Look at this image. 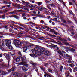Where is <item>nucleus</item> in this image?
<instances>
[{"instance_id": "nucleus-48", "label": "nucleus", "mask_w": 77, "mask_h": 77, "mask_svg": "<svg viewBox=\"0 0 77 77\" xmlns=\"http://www.w3.org/2000/svg\"><path fill=\"white\" fill-rule=\"evenodd\" d=\"M41 28H42V29H44V30H46V29H45V28L44 27V26H41Z\"/></svg>"}, {"instance_id": "nucleus-40", "label": "nucleus", "mask_w": 77, "mask_h": 77, "mask_svg": "<svg viewBox=\"0 0 77 77\" xmlns=\"http://www.w3.org/2000/svg\"><path fill=\"white\" fill-rule=\"evenodd\" d=\"M0 49H1L2 50H5V49H4V48H3V47H2V46H0Z\"/></svg>"}, {"instance_id": "nucleus-12", "label": "nucleus", "mask_w": 77, "mask_h": 77, "mask_svg": "<svg viewBox=\"0 0 77 77\" xmlns=\"http://www.w3.org/2000/svg\"><path fill=\"white\" fill-rule=\"evenodd\" d=\"M27 69H29V68L27 67H26V68L25 67H23L22 68V70L24 71H27Z\"/></svg>"}, {"instance_id": "nucleus-16", "label": "nucleus", "mask_w": 77, "mask_h": 77, "mask_svg": "<svg viewBox=\"0 0 77 77\" xmlns=\"http://www.w3.org/2000/svg\"><path fill=\"white\" fill-rule=\"evenodd\" d=\"M47 35H48V36H50V37H55V38H56V36L51 34H49L47 33Z\"/></svg>"}, {"instance_id": "nucleus-45", "label": "nucleus", "mask_w": 77, "mask_h": 77, "mask_svg": "<svg viewBox=\"0 0 77 77\" xmlns=\"http://www.w3.org/2000/svg\"><path fill=\"white\" fill-rule=\"evenodd\" d=\"M47 65H48V64L47 63H45L44 64V66H47Z\"/></svg>"}, {"instance_id": "nucleus-13", "label": "nucleus", "mask_w": 77, "mask_h": 77, "mask_svg": "<svg viewBox=\"0 0 77 77\" xmlns=\"http://www.w3.org/2000/svg\"><path fill=\"white\" fill-rule=\"evenodd\" d=\"M29 24L30 25H33V26H35V27H36V26H38V25H36V24H35V23L32 22H29Z\"/></svg>"}, {"instance_id": "nucleus-10", "label": "nucleus", "mask_w": 77, "mask_h": 77, "mask_svg": "<svg viewBox=\"0 0 77 77\" xmlns=\"http://www.w3.org/2000/svg\"><path fill=\"white\" fill-rule=\"evenodd\" d=\"M57 51L58 53L60 55H61V56H63V54L62 51H61L60 50H59L58 51Z\"/></svg>"}, {"instance_id": "nucleus-63", "label": "nucleus", "mask_w": 77, "mask_h": 77, "mask_svg": "<svg viewBox=\"0 0 77 77\" xmlns=\"http://www.w3.org/2000/svg\"><path fill=\"white\" fill-rule=\"evenodd\" d=\"M26 7H28V6H29V4L26 3Z\"/></svg>"}, {"instance_id": "nucleus-19", "label": "nucleus", "mask_w": 77, "mask_h": 77, "mask_svg": "<svg viewBox=\"0 0 77 77\" xmlns=\"http://www.w3.org/2000/svg\"><path fill=\"white\" fill-rule=\"evenodd\" d=\"M8 47V48L10 50H12L13 49V47L11 45H9L8 46H7Z\"/></svg>"}, {"instance_id": "nucleus-7", "label": "nucleus", "mask_w": 77, "mask_h": 77, "mask_svg": "<svg viewBox=\"0 0 77 77\" xmlns=\"http://www.w3.org/2000/svg\"><path fill=\"white\" fill-rule=\"evenodd\" d=\"M21 42H16L14 43L16 47H20V46H21Z\"/></svg>"}, {"instance_id": "nucleus-64", "label": "nucleus", "mask_w": 77, "mask_h": 77, "mask_svg": "<svg viewBox=\"0 0 77 77\" xmlns=\"http://www.w3.org/2000/svg\"><path fill=\"white\" fill-rule=\"evenodd\" d=\"M52 25H53L54 26L55 24V23H54V22H52Z\"/></svg>"}, {"instance_id": "nucleus-39", "label": "nucleus", "mask_w": 77, "mask_h": 77, "mask_svg": "<svg viewBox=\"0 0 77 77\" xmlns=\"http://www.w3.org/2000/svg\"><path fill=\"white\" fill-rule=\"evenodd\" d=\"M26 15L25 13H23L22 15V16L23 17H25Z\"/></svg>"}, {"instance_id": "nucleus-26", "label": "nucleus", "mask_w": 77, "mask_h": 77, "mask_svg": "<svg viewBox=\"0 0 77 77\" xmlns=\"http://www.w3.org/2000/svg\"><path fill=\"white\" fill-rule=\"evenodd\" d=\"M40 69H41L42 71H45V67H44L43 66H41L40 67Z\"/></svg>"}, {"instance_id": "nucleus-33", "label": "nucleus", "mask_w": 77, "mask_h": 77, "mask_svg": "<svg viewBox=\"0 0 77 77\" xmlns=\"http://www.w3.org/2000/svg\"><path fill=\"white\" fill-rule=\"evenodd\" d=\"M42 10H44V11H46V10H47L46 8H45V7H42Z\"/></svg>"}, {"instance_id": "nucleus-18", "label": "nucleus", "mask_w": 77, "mask_h": 77, "mask_svg": "<svg viewBox=\"0 0 77 77\" xmlns=\"http://www.w3.org/2000/svg\"><path fill=\"white\" fill-rule=\"evenodd\" d=\"M15 27H16L17 29H22V30H23V29L21 27H20L16 25L14 26Z\"/></svg>"}, {"instance_id": "nucleus-15", "label": "nucleus", "mask_w": 77, "mask_h": 77, "mask_svg": "<svg viewBox=\"0 0 77 77\" xmlns=\"http://www.w3.org/2000/svg\"><path fill=\"white\" fill-rule=\"evenodd\" d=\"M27 50V46H25L23 47V52H26Z\"/></svg>"}, {"instance_id": "nucleus-52", "label": "nucleus", "mask_w": 77, "mask_h": 77, "mask_svg": "<svg viewBox=\"0 0 77 77\" xmlns=\"http://www.w3.org/2000/svg\"><path fill=\"white\" fill-rule=\"evenodd\" d=\"M68 63H72V61L71 60H68Z\"/></svg>"}, {"instance_id": "nucleus-47", "label": "nucleus", "mask_w": 77, "mask_h": 77, "mask_svg": "<svg viewBox=\"0 0 77 77\" xmlns=\"http://www.w3.org/2000/svg\"><path fill=\"white\" fill-rule=\"evenodd\" d=\"M51 14H52L53 15H54L55 14V13H54V12L53 11H52L51 12Z\"/></svg>"}, {"instance_id": "nucleus-62", "label": "nucleus", "mask_w": 77, "mask_h": 77, "mask_svg": "<svg viewBox=\"0 0 77 77\" xmlns=\"http://www.w3.org/2000/svg\"><path fill=\"white\" fill-rule=\"evenodd\" d=\"M2 19H5V16H2Z\"/></svg>"}, {"instance_id": "nucleus-54", "label": "nucleus", "mask_w": 77, "mask_h": 77, "mask_svg": "<svg viewBox=\"0 0 77 77\" xmlns=\"http://www.w3.org/2000/svg\"><path fill=\"white\" fill-rule=\"evenodd\" d=\"M41 21L42 24H44V23H45V22H44V21L42 20H41Z\"/></svg>"}, {"instance_id": "nucleus-32", "label": "nucleus", "mask_w": 77, "mask_h": 77, "mask_svg": "<svg viewBox=\"0 0 77 77\" xmlns=\"http://www.w3.org/2000/svg\"><path fill=\"white\" fill-rule=\"evenodd\" d=\"M45 2L47 3H48V4L49 3H51V2L48 0H45Z\"/></svg>"}, {"instance_id": "nucleus-21", "label": "nucleus", "mask_w": 77, "mask_h": 77, "mask_svg": "<svg viewBox=\"0 0 77 77\" xmlns=\"http://www.w3.org/2000/svg\"><path fill=\"white\" fill-rule=\"evenodd\" d=\"M5 72L3 71H0V76L3 75L5 74Z\"/></svg>"}, {"instance_id": "nucleus-30", "label": "nucleus", "mask_w": 77, "mask_h": 77, "mask_svg": "<svg viewBox=\"0 0 77 77\" xmlns=\"http://www.w3.org/2000/svg\"><path fill=\"white\" fill-rule=\"evenodd\" d=\"M67 69L68 71H70V72H71V73H72V69H71V68L69 67Z\"/></svg>"}, {"instance_id": "nucleus-9", "label": "nucleus", "mask_w": 77, "mask_h": 77, "mask_svg": "<svg viewBox=\"0 0 77 77\" xmlns=\"http://www.w3.org/2000/svg\"><path fill=\"white\" fill-rule=\"evenodd\" d=\"M37 7V5H35L33 4H30L29 5V8H34L35 9V8Z\"/></svg>"}, {"instance_id": "nucleus-5", "label": "nucleus", "mask_w": 77, "mask_h": 77, "mask_svg": "<svg viewBox=\"0 0 77 77\" xmlns=\"http://www.w3.org/2000/svg\"><path fill=\"white\" fill-rule=\"evenodd\" d=\"M20 74L18 72H15L11 75V77H20Z\"/></svg>"}, {"instance_id": "nucleus-34", "label": "nucleus", "mask_w": 77, "mask_h": 77, "mask_svg": "<svg viewBox=\"0 0 77 77\" xmlns=\"http://www.w3.org/2000/svg\"><path fill=\"white\" fill-rule=\"evenodd\" d=\"M69 65L71 67H73V66H75V65L74 63L70 64Z\"/></svg>"}, {"instance_id": "nucleus-1", "label": "nucleus", "mask_w": 77, "mask_h": 77, "mask_svg": "<svg viewBox=\"0 0 77 77\" xmlns=\"http://www.w3.org/2000/svg\"><path fill=\"white\" fill-rule=\"evenodd\" d=\"M39 50H40L39 47L38 46H35L34 49L31 50V51L33 54H30V56L32 57H36L37 56L36 54H37L38 51Z\"/></svg>"}, {"instance_id": "nucleus-60", "label": "nucleus", "mask_w": 77, "mask_h": 77, "mask_svg": "<svg viewBox=\"0 0 77 77\" xmlns=\"http://www.w3.org/2000/svg\"><path fill=\"white\" fill-rule=\"evenodd\" d=\"M69 5H72V3L71 2H69Z\"/></svg>"}, {"instance_id": "nucleus-38", "label": "nucleus", "mask_w": 77, "mask_h": 77, "mask_svg": "<svg viewBox=\"0 0 77 77\" xmlns=\"http://www.w3.org/2000/svg\"><path fill=\"white\" fill-rule=\"evenodd\" d=\"M65 45H70L69 43H68L67 42H65Z\"/></svg>"}, {"instance_id": "nucleus-29", "label": "nucleus", "mask_w": 77, "mask_h": 77, "mask_svg": "<svg viewBox=\"0 0 77 77\" xmlns=\"http://www.w3.org/2000/svg\"><path fill=\"white\" fill-rule=\"evenodd\" d=\"M15 60L16 62H19L20 60V58L17 57L16 58Z\"/></svg>"}, {"instance_id": "nucleus-24", "label": "nucleus", "mask_w": 77, "mask_h": 77, "mask_svg": "<svg viewBox=\"0 0 77 77\" xmlns=\"http://www.w3.org/2000/svg\"><path fill=\"white\" fill-rule=\"evenodd\" d=\"M35 9H39V10L42 9V6H37L35 7Z\"/></svg>"}, {"instance_id": "nucleus-57", "label": "nucleus", "mask_w": 77, "mask_h": 77, "mask_svg": "<svg viewBox=\"0 0 77 77\" xmlns=\"http://www.w3.org/2000/svg\"><path fill=\"white\" fill-rule=\"evenodd\" d=\"M70 14V15H72V13H73V12H72V11H69Z\"/></svg>"}, {"instance_id": "nucleus-43", "label": "nucleus", "mask_w": 77, "mask_h": 77, "mask_svg": "<svg viewBox=\"0 0 77 77\" xmlns=\"http://www.w3.org/2000/svg\"><path fill=\"white\" fill-rule=\"evenodd\" d=\"M34 68L35 69V71H36V72H38V69L36 67H35Z\"/></svg>"}, {"instance_id": "nucleus-27", "label": "nucleus", "mask_w": 77, "mask_h": 77, "mask_svg": "<svg viewBox=\"0 0 77 77\" xmlns=\"http://www.w3.org/2000/svg\"><path fill=\"white\" fill-rule=\"evenodd\" d=\"M64 55L65 57H67L68 58H69V57H71V56L69 55L68 54H66V55L65 54H64Z\"/></svg>"}, {"instance_id": "nucleus-2", "label": "nucleus", "mask_w": 77, "mask_h": 77, "mask_svg": "<svg viewBox=\"0 0 77 77\" xmlns=\"http://www.w3.org/2000/svg\"><path fill=\"white\" fill-rule=\"evenodd\" d=\"M40 51L42 52V53H44V54L46 56H49L51 55V53L49 52L48 51L46 50L43 47L41 48H40Z\"/></svg>"}, {"instance_id": "nucleus-20", "label": "nucleus", "mask_w": 77, "mask_h": 77, "mask_svg": "<svg viewBox=\"0 0 77 77\" xmlns=\"http://www.w3.org/2000/svg\"><path fill=\"white\" fill-rule=\"evenodd\" d=\"M33 45L32 44H30V43H29V49H32V48H33Z\"/></svg>"}, {"instance_id": "nucleus-8", "label": "nucleus", "mask_w": 77, "mask_h": 77, "mask_svg": "<svg viewBox=\"0 0 77 77\" xmlns=\"http://www.w3.org/2000/svg\"><path fill=\"white\" fill-rule=\"evenodd\" d=\"M6 42V46H9L11 44V40H7L5 41Z\"/></svg>"}, {"instance_id": "nucleus-28", "label": "nucleus", "mask_w": 77, "mask_h": 77, "mask_svg": "<svg viewBox=\"0 0 77 77\" xmlns=\"http://www.w3.org/2000/svg\"><path fill=\"white\" fill-rule=\"evenodd\" d=\"M63 66L61 65L60 66V70L61 71V72H62V69H63Z\"/></svg>"}, {"instance_id": "nucleus-37", "label": "nucleus", "mask_w": 77, "mask_h": 77, "mask_svg": "<svg viewBox=\"0 0 77 77\" xmlns=\"http://www.w3.org/2000/svg\"><path fill=\"white\" fill-rule=\"evenodd\" d=\"M67 22L68 23V24H71V23H72V21L69 20L67 21Z\"/></svg>"}, {"instance_id": "nucleus-44", "label": "nucleus", "mask_w": 77, "mask_h": 77, "mask_svg": "<svg viewBox=\"0 0 77 77\" xmlns=\"http://www.w3.org/2000/svg\"><path fill=\"white\" fill-rule=\"evenodd\" d=\"M2 46H3V47H4L5 46V44H4V41H2Z\"/></svg>"}, {"instance_id": "nucleus-6", "label": "nucleus", "mask_w": 77, "mask_h": 77, "mask_svg": "<svg viewBox=\"0 0 77 77\" xmlns=\"http://www.w3.org/2000/svg\"><path fill=\"white\" fill-rule=\"evenodd\" d=\"M29 34H30V35H32H32H33V33L32 32H33V31L30 30H33V31H34V32H36V31H37V30H36L35 29H33L31 28L30 27H29Z\"/></svg>"}, {"instance_id": "nucleus-55", "label": "nucleus", "mask_w": 77, "mask_h": 77, "mask_svg": "<svg viewBox=\"0 0 77 77\" xmlns=\"http://www.w3.org/2000/svg\"><path fill=\"white\" fill-rule=\"evenodd\" d=\"M51 45H49V47H53V44L52 43H51Z\"/></svg>"}, {"instance_id": "nucleus-25", "label": "nucleus", "mask_w": 77, "mask_h": 77, "mask_svg": "<svg viewBox=\"0 0 77 77\" xmlns=\"http://www.w3.org/2000/svg\"><path fill=\"white\" fill-rule=\"evenodd\" d=\"M51 42H53L54 43H56V44H58V43H57V42L55 41V40H54L53 39H51Z\"/></svg>"}, {"instance_id": "nucleus-3", "label": "nucleus", "mask_w": 77, "mask_h": 77, "mask_svg": "<svg viewBox=\"0 0 77 77\" xmlns=\"http://www.w3.org/2000/svg\"><path fill=\"white\" fill-rule=\"evenodd\" d=\"M65 48L66 49V52H68V51H70L71 52H72L73 53L76 50L67 46H66L65 47Z\"/></svg>"}, {"instance_id": "nucleus-22", "label": "nucleus", "mask_w": 77, "mask_h": 77, "mask_svg": "<svg viewBox=\"0 0 77 77\" xmlns=\"http://www.w3.org/2000/svg\"><path fill=\"white\" fill-rule=\"evenodd\" d=\"M73 72H75V73L76 72V71H77V67H75L73 69Z\"/></svg>"}, {"instance_id": "nucleus-50", "label": "nucleus", "mask_w": 77, "mask_h": 77, "mask_svg": "<svg viewBox=\"0 0 77 77\" xmlns=\"http://www.w3.org/2000/svg\"><path fill=\"white\" fill-rule=\"evenodd\" d=\"M15 12L14 11L10 12V14H15Z\"/></svg>"}, {"instance_id": "nucleus-31", "label": "nucleus", "mask_w": 77, "mask_h": 77, "mask_svg": "<svg viewBox=\"0 0 77 77\" xmlns=\"http://www.w3.org/2000/svg\"><path fill=\"white\" fill-rule=\"evenodd\" d=\"M48 71L49 72H51V73H52L53 74V71L52 70L49 69H48Z\"/></svg>"}, {"instance_id": "nucleus-58", "label": "nucleus", "mask_w": 77, "mask_h": 77, "mask_svg": "<svg viewBox=\"0 0 77 77\" xmlns=\"http://www.w3.org/2000/svg\"><path fill=\"white\" fill-rule=\"evenodd\" d=\"M54 21H57V18H54Z\"/></svg>"}, {"instance_id": "nucleus-61", "label": "nucleus", "mask_w": 77, "mask_h": 77, "mask_svg": "<svg viewBox=\"0 0 77 77\" xmlns=\"http://www.w3.org/2000/svg\"><path fill=\"white\" fill-rule=\"evenodd\" d=\"M69 60H72V57H70L69 58Z\"/></svg>"}, {"instance_id": "nucleus-23", "label": "nucleus", "mask_w": 77, "mask_h": 77, "mask_svg": "<svg viewBox=\"0 0 77 77\" xmlns=\"http://www.w3.org/2000/svg\"><path fill=\"white\" fill-rule=\"evenodd\" d=\"M10 18H17L18 17L16 15H11L10 16Z\"/></svg>"}, {"instance_id": "nucleus-53", "label": "nucleus", "mask_w": 77, "mask_h": 77, "mask_svg": "<svg viewBox=\"0 0 77 77\" xmlns=\"http://www.w3.org/2000/svg\"><path fill=\"white\" fill-rule=\"evenodd\" d=\"M20 26L23 27H25V25H20Z\"/></svg>"}, {"instance_id": "nucleus-4", "label": "nucleus", "mask_w": 77, "mask_h": 77, "mask_svg": "<svg viewBox=\"0 0 77 77\" xmlns=\"http://www.w3.org/2000/svg\"><path fill=\"white\" fill-rule=\"evenodd\" d=\"M21 58L22 59V62L21 63L23 65L25 66V65L27 63L26 60V57L24 56H23V57H21Z\"/></svg>"}, {"instance_id": "nucleus-36", "label": "nucleus", "mask_w": 77, "mask_h": 77, "mask_svg": "<svg viewBox=\"0 0 77 77\" xmlns=\"http://www.w3.org/2000/svg\"><path fill=\"white\" fill-rule=\"evenodd\" d=\"M57 47V45L52 44V47H54V48H56V47Z\"/></svg>"}, {"instance_id": "nucleus-14", "label": "nucleus", "mask_w": 77, "mask_h": 77, "mask_svg": "<svg viewBox=\"0 0 77 77\" xmlns=\"http://www.w3.org/2000/svg\"><path fill=\"white\" fill-rule=\"evenodd\" d=\"M35 2L36 3V4H37V5H38V6H41V5L42 4V2Z\"/></svg>"}, {"instance_id": "nucleus-35", "label": "nucleus", "mask_w": 77, "mask_h": 77, "mask_svg": "<svg viewBox=\"0 0 77 77\" xmlns=\"http://www.w3.org/2000/svg\"><path fill=\"white\" fill-rule=\"evenodd\" d=\"M49 6H51V7H54V5L53 4H49Z\"/></svg>"}, {"instance_id": "nucleus-17", "label": "nucleus", "mask_w": 77, "mask_h": 77, "mask_svg": "<svg viewBox=\"0 0 77 77\" xmlns=\"http://www.w3.org/2000/svg\"><path fill=\"white\" fill-rule=\"evenodd\" d=\"M49 32H52V33H54L55 32H56V31H55V30H54L53 29L50 28Z\"/></svg>"}, {"instance_id": "nucleus-42", "label": "nucleus", "mask_w": 77, "mask_h": 77, "mask_svg": "<svg viewBox=\"0 0 77 77\" xmlns=\"http://www.w3.org/2000/svg\"><path fill=\"white\" fill-rule=\"evenodd\" d=\"M2 66H3V67H7V66H6L5 64H2Z\"/></svg>"}, {"instance_id": "nucleus-49", "label": "nucleus", "mask_w": 77, "mask_h": 77, "mask_svg": "<svg viewBox=\"0 0 77 77\" xmlns=\"http://www.w3.org/2000/svg\"><path fill=\"white\" fill-rule=\"evenodd\" d=\"M72 3H74V4H75V0H72Z\"/></svg>"}, {"instance_id": "nucleus-11", "label": "nucleus", "mask_w": 77, "mask_h": 77, "mask_svg": "<svg viewBox=\"0 0 77 77\" xmlns=\"http://www.w3.org/2000/svg\"><path fill=\"white\" fill-rule=\"evenodd\" d=\"M30 63L31 64V65L34 66L35 67L37 66V64H36V63H33L32 61H30Z\"/></svg>"}, {"instance_id": "nucleus-51", "label": "nucleus", "mask_w": 77, "mask_h": 77, "mask_svg": "<svg viewBox=\"0 0 77 77\" xmlns=\"http://www.w3.org/2000/svg\"><path fill=\"white\" fill-rule=\"evenodd\" d=\"M47 8L49 9H50V10H51V9L50 8V6L47 5Z\"/></svg>"}, {"instance_id": "nucleus-41", "label": "nucleus", "mask_w": 77, "mask_h": 77, "mask_svg": "<svg viewBox=\"0 0 77 77\" xmlns=\"http://www.w3.org/2000/svg\"><path fill=\"white\" fill-rule=\"evenodd\" d=\"M18 54L19 56H21V51L18 52Z\"/></svg>"}, {"instance_id": "nucleus-59", "label": "nucleus", "mask_w": 77, "mask_h": 77, "mask_svg": "<svg viewBox=\"0 0 77 77\" xmlns=\"http://www.w3.org/2000/svg\"><path fill=\"white\" fill-rule=\"evenodd\" d=\"M17 12H22L23 11V10L21 9L19 10H17Z\"/></svg>"}, {"instance_id": "nucleus-56", "label": "nucleus", "mask_w": 77, "mask_h": 77, "mask_svg": "<svg viewBox=\"0 0 77 77\" xmlns=\"http://www.w3.org/2000/svg\"><path fill=\"white\" fill-rule=\"evenodd\" d=\"M12 5L13 6H15V7L16 6H17V5L15 4H14V3H13L12 4Z\"/></svg>"}, {"instance_id": "nucleus-46", "label": "nucleus", "mask_w": 77, "mask_h": 77, "mask_svg": "<svg viewBox=\"0 0 77 77\" xmlns=\"http://www.w3.org/2000/svg\"><path fill=\"white\" fill-rule=\"evenodd\" d=\"M46 30L48 32V31H49V30H50V28L49 27H48V28H47Z\"/></svg>"}]
</instances>
